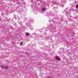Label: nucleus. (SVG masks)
<instances>
[{
	"instance_id": "39448f33",
	"label": "nucleus",
	"mask_w": 78,
	"mask_h": 78,
	"mask_svg": "<svg viewBox=\"0 0 78 78\" xmlns=\"http://www.w3.org/2000/svg\"><path fill=\"white\" fill-rule=\"evenodd\" d=\"M1 67L2 69H3L4 68V66H1Z\"/></svg>"
},
{
	"instance_id": "f03ea898",
	"label": "nucleus",
	"mask_w": 78,
	"mask_h": 78,
	"mask_svg": "<svg viewBox=\"0 0 78 78\" xmlns=\"http://www.w3.org/2000/svg\"><path fill=\"white\" fill-rule=\"evenodd\" d=\"M41 11H45V8H43L42 9H41Z\"/></svg>"
},
{
	"instance_id": "f257e3e1",
	"label": "nucleus",
	"mask_w": 78,
	"mask_h": 78,
	"mask_svg": "<svg viewBox=\"0 0 78 78\" xmlns=\"http://www.w3.org/2000/svg\"><path fill=\"white\" fill-rule=\"evenodd\" d=\"M55 59H56L57 60H58V61L60 60V59L59 58V57H56Z\"/></svg>"
},
{
	"instance_id": "423d86ee",
	"label": "nucleus",
	"mask_w": 78,
	"mask_h": 78,
	"mask_svg": "<svg viewBox=\"0 0 78 78\" xmlns=\"http://www.w3.org/2000/svg\"><path fill=\"white\" fill-rule=\"evenodd\" d=\"M23 44V42H22L20 44V45H22Z\"/></svg>"
},
{
	"instance_id": "6e6552de",
	"label": "nucleus",
	"mask_w": 78,
	"mask_h": 78,
	"mask_svg": "<svg viewBox=\"0 0 78 78\" xmlns=\"http://www.w3.org/2000/svg\"><path fill=\"white\" fill-rule=\"evenodd\" d=\"M47 78H51V77H48Z\"/></svg>"
},
{
	"instance_id": "0eeeda50",
	"label": "nucleus",
	"mask_w": 78,
	"mask_h": 78,
	"mask_svg": "<svg viewBox=\"0 0 78 78\" xmlns=\"http://www.w3.org/2000/svg\"><path fill=\"white\" fill-rule=\"evenodd\" d=\"M5 69H8V67L7 66H5Z\"/></svg>"
},
{
	"instance_id": "7ed1b4c3",
	"label": "nucleus",
	"mask_w": 78,
	"mask_h": 78,
	"mask_svg": "<svg viewBox=\"0 0 78 78\" xmlns=\"http://www.w3.org/2000/svg\"><path fill=\"white\" fill-rule=\"evenodd\" d=\"M76 8H78V5H77L76 6Z\"/></svg>"
},
{
	"instance_id": "20e7f679",
	"label": "nucleus",
	"mask_w": 78,
	"mask_h": 78,
	"mask_svg": "<svg viewBox=\"0 0 78 78\" xmlns=\"http://www.w3.org/2000/svg\"><path fill=\"white\" fill-rule=\"evenodd\" d=\"M26 36H29V34L28 33H26Z\"/></svg>"
}]
</instances>
